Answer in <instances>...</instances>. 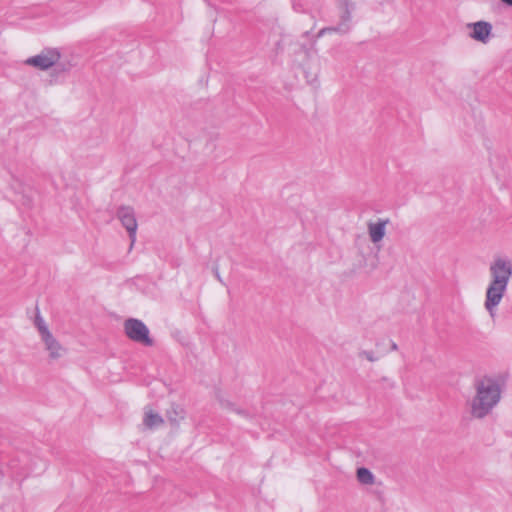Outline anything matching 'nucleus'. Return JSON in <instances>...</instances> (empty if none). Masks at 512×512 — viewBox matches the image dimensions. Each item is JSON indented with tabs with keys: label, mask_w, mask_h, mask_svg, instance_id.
I'll use <instances>...</instances> for the list:
<instances>
[{
	"label": "nucleus",
	"mask_w": 512,
	"mask_h": 512,
	"mask_svg": "<svg viewBox=\"0 0 512 512\" xmlns=\"http://www.w3.org/2000/svg\"><path fill=\"white\" fill-rule=\"evenodd\" d=\"M489 273L490 282L485 293L484 307L493 318L512 277V260L504 256L495 257L490 263Z\"/></svg>",
	"instance_id": "obj_1"
},
{
	"label": "nucleus",
	"mask_w": 512,
	"mask_h": 512,
	"mask_svg": "<svg viewBox=\"0 0 512 512\" xmlns=\"http://www.w3.org/2000/svg\"><path fill=\"white\" fill-rule=\"evenodd\" d=\"M475 395L469 401L470 414L475 419L488 416L501 399L500 381L492 376H484L474 383Z\"/></svg>",
	"instance_id": "obj_2"
},
{
	"label": "nucleus",
	"mask_w": 512,
	"mask_h": 512,
	"mask_svg": "<svg viewBox=\"0 0 512 512\" xmlns=\"http://www.w3.org/2000/svg\"><path fill=\"white\" fill-rule=\"evenodd\" d=\"M40 341L50 360H58L65 356L67 350L48 328L46 322L39 315L34 321Z\"/></svg>",
	"instance_id": "obj_3"
},
{
	"label": "nucleus",
	"mask_w": 512,
	"mask_h": 512,
	"mask_svg": "<svg viewBox=\"0 0 512 512\" xmlns=\"http://www.w3.org/2000/svg\"><path fill=\"white\" fill-rule=\"evenodd\" d=\"M60 59V53L57 49H44L39 54L29 57L25 64L40 70H47L55 65Z\"/></svg>",
	"instance_id": "obj_4"
},
{
	"label": "nucleus",
	"mask_w": 512,
	"mask_h": 512,
	"mask_svg": "<svg viewBox=\"0 0 512 512\" xmlns=\"http://www.w3.org/2000/svg\"><path fill=\"white\" fill-rule=\"evenodd\" d=\"M130 340L143 347H152L155 344L148 327L141 320L135 318H130Z\"/></svg>",
	"instance_id": "obj_5"
},
{
	"label": "nucleus",
	"mask_w": 512,
	"mask_h": 512,
	"mask_svg": "<svg viewBox=\"0 0 512 512\" xmlns=\"http://www.w3.org/2000/svg\"><path fill=\"white\" fill-rule=\"evenodd\" d=\"M388 224H390L389 218H378L376 221H369L367 223V232L373 244H377L383 240Z\"/></svg>",
	"instance_id": "obj_6"
},
{
	"label": "nucleus",
	"mask_w": 512,
	"mask_h": 512,
	"mask_svg": "<svg viewBox=\"0 0 512 512\" xmlns=\"http://www.w3.org/2000/svg\"><path fill=\"white\" fill-rule=\"evenodd\" d=\"M472 27L471 37L479 42L487 43L492 31V25L485 21H478L470 25Z\"/></svg>",
	"instance_id": "obj_7"
},
{
	"label": "nucleus",
	"mask_w": 512,
	"mask_h": 512,
	"mask_svg": "<svg viewBox=\"0 0 512 512\" xmlns=\"http://www.w3.org/2000/svg\"><path fill=\"white\" fill-rule=\"evenodd\" d=\"M185 415V409L181 405L175 403H173L166 411V417L172 425H178L179 422L185 418Z\"/></svg>",
	"instance_id": "obj_8"
},
{
	"label": "nucleus",
	"mask_w": 512,
	"mask_h": 512,
	"mask_svg": "<svg viewBox=\"0 0 512 512\" xmlns=\"http://www.w3.org/2000/svg\"><path fill=\"white\" fill-rule=\"evenodd\" d=\"M350 30H351V24H346V23H343V22L339 21V23L336 26L322 28L317 33L316 37L317 38H321L324 35L329 34V33H338V34H341V35H345V34L349 33Z\"/></svg>",
	"instance_id": "obj_9"
},
{
	"label": "nucleus",
	"mask_w": 512,
	"mask_h": 512,
	"mask_svg": "<svg viewBox=\"0 0 512 512\" xmlns=\"http://www.w3.org/2000/svg\"><path fill=\"white\" fill-rule=\"evenodd\" d=\"M355 9V4L350 0L341 1V14H340V22L351 24L352 21V12Z\"/></svg>",
	"instance_id": "obj_10"
},
{
	"label": "nucleus",
	"mask_w": 512,
	"mask_h": 512,
	"mask_svg": "<svg viewBox=\"0 0 512 512\" xmlns=\"http://www.w3.org/2000/svg\"><path fill=\"white\" fill-rule=\"evenodd\" d=\"M163 422V418L158 413H154L152 410H148L145 412L143 424L147 428L153 429L159 427L163 424Z\"/></svg>",
	"instance_id": "obj_11"
},
{
	"label": "nucleus",
	"mask_w": 512,
	"mask_h": 512,
	"mask_svg": "<svg viewBox=\"0 0 512 512\" xmlns=\"http://www.w3.org/2000/svg\"><path fill=\"white\" fill-rule=\"evenodd\" d=\"M357 480L364 485H372L374 483V475L372 472L364 467L357 469Z\"/></svg>",
	"instance_id": "obj_12"
},
{
	"label": "nucleus",
	"mask_w": 512,
	"mask_h": 512,
	"mask_svg": "<svg viewBox=\"0 0 512 512\" xmlns=\"http://www.w3.org/2000/svg\"><path fill=\"white\" fill-rule=\"evenodd\" d=\"M117 217L121 221L123 227L128 229V225H127L128 212L124 206L119 207V209L117 211Z\"/></svg>",
	"instance_id": "obj_13"
},
{
	"label": "nucleus",
	"mask_w": 512,
	"mask_h": 512,
	"mask_svg": "<svg viewBox=\"0 0 512 512\" xmlns=\"http://www.w3.org/2000/svg\"><path fill=\"white\" fill-rule=\"evenodd\" d=\"M136 228H137L136 220L135 219L130 220V228H129V231H130V250L133 248V245H134V242H135V231H136Z\"/></svg>",
	"instance_id": "obj_14"
},
{
	"label": "nucleus",
	"mask_w": 512,
	"mask_h": 512,
	"mask_svg": "<svg viewBox=\"0 0 512 512\" xmlns=\"http://www.w3.org/2000/svg\"><path fill=\"white\" fill-rule=\"evenodd\" d=\"M361 355H363L367 360H369L370 362H373L376 360V358L373 356V353L372 352H368V351H363L361 353Z\"/></svg>",
	"instance_id": "obj_15"
},
{
	"label": "nucleus",
	"mask_w": 512,
	"mask_h": 512,
	"mask_svg": "<svg viewBox=\"0 0 512 512\" xmlns=\"http://www.w3.org/2000/svg\"><path fill=\"white\" fill-rule=\"evenodd\" d=\"M214 272H215V277H216V279H217L221 284H224V281H223L222 277L220 276L219 271H218V269H217V268L215 269V271H214Z\"/></svg>",
	"instance_id": "obj_16"
},
{
	"label": "nucleus",
	"mask_w": 512,
	"mask_h": 512,
	"mask_svg": "<svg viewBox=\"0 0 512 512\" xmlns=\"http://www.w3.org/2000/svg\"><path fill=\"white\" fill-rule=\"evenodd\" d=\"M222 406L225 407V408H230V407L232 408V404L230 402H228V401L222 402Z\"/></svg>",
	"instance_id": "obj_17"
},
{
	"label": "nucleus",
	"mask_w": 512,
	"mask_h": 512,
	"mask_svg": "<svg viewBox=\"0 0 512 512\" xmlns=\"http://www.w3.org/2000/svg\"><path fill=\"white\" fill-rule=\"evenodd\" d=\"M123 326L126 334H128V319L124 321Z\"/></svg>",
	"instance_id": "obj_18"
},
{
	"label": "nucleus",
	"mask_w": 512,
	"mask_h": 512,
	"mask_svg": "<svg viewBox=\"0 0 512 512\" xmlns=\"http://www.w3.org/2000/svg\"><path fill=\"white\" fill-rule=\"evenodd\" d=\"M504 4H507L509 6H512V0H501Z\"/></svg>",
	"instance_id": "obj_19"
},
{
	"label": "nucleus",
	"mask_w": 512,
	"mask_h": 512,
	"mask_svg": "<svg viewBox=\"0 0 512 512\" xmlns=\"http://www.w3.org/2000/svg\"><path fill=\"white\" fill-rule=\"evenodd\" d=\"M235 412L240 414V415H244L245 412L243 410H239V409H235Z\"/></svg>",
	"instance_id": "obj_20"
},
{
	"label": "nucleus",
	"mask_w": 512,
	"mask_h": 512,
	"mask_svg": "<svg viewBox=\"0 0 512 512\" xmlns=\"http://www.w3.org/2000/svg\"><path fill=\"white\" fill-rule=\"evenodd\" d=\"M392 349H393V350H396V349H397V345H396L395 343H393V345H392Z\"/></svg>",
	"instance_id": "obj_21"
}]
</instances>
